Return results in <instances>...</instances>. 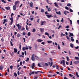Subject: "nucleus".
Here are the masks:
<instances>
[{
  "label": "nucleus",
  "instance_id": "nucleus-49",
  "mask_svg": "<svg viewBox=\"0 0 79 79\" xmlns=\"http://www.w3.org/2000/svg\"><path fill=\"white\" fill-rule=\"evenodd\" d=\"M79 48V46H77V47H75V49H78Z\"/></svg>",
  "mask_w": 79,
  "mask_h": 79
},
{
  "label": "nucleus",
  "instance_id": "nucleus-12",
  "mask_svg": "<svg viewBox=\"0 0 79 79\" xmlns=\"http://www.w3.org/2000/svg\"><path fill=\"white\" fill-rule=\"evenodd\" d=\"M74 64H79V61L77 60V61H75L74 62Z\"/></svg>",
  "mask_w": 79,
  "mask_h": 79
},
{
  "label": "nucleus",
  "instance_id": "nucleus-39",
  "mask_svg": "<svg viewBox=\"0 0 79 79\" xmlns=\"http://www.w3.org/2000/svg\"><path fill=\"white\" fill-rule=\"evenodd\" d=\"M32 32H35V28L33 29Z\"/></svg>",
  "mask_w": 79,
  "mask_h": 79
},
{
  "label": "nucleus",
  "instance_id": "nucleus-14",
  "mask_svg": "<svg viewBox=\"0 0 79 79\" xmlns=\"http://www.w3.org/2000/svg\"><path fill=\"white\" fill-rule=\"evenodd\" d=\"M14 53H16L17 52H18V49L16 48H14Z\"/></svg>",
  "mask_w": 79,
  "mask_h": 79
},
{
  "label": "nucleus",
  "instance_id": "nucleus-36",
  "mask_svg": "<svg viewBox=\"0 0 79 79\" xmlns=\"http://www.w3.org/2000/svg\"><path fill=\"white\" fill-rule=\"evenodd\" d=\"M35 58L36 59H37V60H39V57H38V56H35Z\"/></svg>",
  "mask_w": 79,
  "mask_h": 79
},
{
  "label": "nucleus",
  "instance_id": "nucleus-19",
  "mask_svg": "<svg viewBox=\"0 0 79 79\" xmlns=\"http://www.w3.org/2000/svg\"><path fill=\"white\" fill-rule=\"evenodd\" d=\"M47 42L48 44H50L51 43H52V41H50V40H48V41H47Z\"/></svg>",
  "mask_w": 79,
  "mask_h": 79
},
{
  "label": "nucleus",
  "instance_id": "nucleus-29",
  "mask_svg": "<svg viewBox=\"0 0 79 79\" xmlns=\"http://www.w3.org/2000/svg\"><path fill=\"white\" fill-rule=\"evenodd\" d=\"M41 11L42 13H44V10L43 9H42L41 10Z\"/></svg>",
  "mask_w": 79,
  "mask_h": 79
},
{
  "label": "nucleus",
  "instance_id": "nucleus-40",
  "mask_svg": "<svg viewBox=\"0 0 79 79\" xmlns=\"http://www.w3.org/2000/svg\"><path fill=\"white\" fill-rule=\"evenodd\" d=\"M48 11H51V9L50 8H48L47 9Z\"/></svg>",
  "mask_w": 79,
  "mask_h": 79
},
{
  "label": "nucleus",
  "instance_id": "nucleus-53",
  "mask_svg": "<svg viewBox=\"0 0 79 79\" xmlns=\"http://www.w3.org/2000/svg\"><path fill=\"white\" fill-rule=\"evenodd\" d=\"M65 8L66 9V10H69V8H68V7L67 6H65Z\"/></svg>",
  "mask_w": 79,
  "mask_h": 79
},
{
  "label": "nucleus",
  "instance_id": "nucleus-28",
  "mask_svg": "<svg viewBox=\"0 0 79 79\" xmlns=\"http://www.w3.org/2000/svg\"><path fill=\"white\" fill-rule=\"evenodd\" d=\"M75 58L76 60H79V57H75Z\"/></svg>",
  "mask_w": 79,
  "mask_h": 79
},
{
  "label": "nucleus",
  "instance_id": "nucleus-21",
  "mask_svg": "<svg viewBox=\"0 0 79 79\" xmlns=\"http://www.w3.org/2000/svg\"><path fill=\"white\" fill-rule=\"evenodd\" d=\"M2 2L3 3H6V2L4 0H1Z\"/></svg>",
  "mask_w": 79,
  "mask_h": 79
},
{
  "label": "nucleus",
  "instance_id": "nucleus-31",
  "mask_svg": "<svg viewBox=\"0 0 79 79\" xmlns=\"http://www.w3.org/2000/svg\"><path fill=\"white\" fill-rule=\"evenodd\" d=\"M61 22H62V23H63L64 22V20L63 19V18H62V19L60 20Z\"/></svg>",
  "mask_w": 79,
  "mask_h": 79
},
{
  "label": "nucleus",
  "instance_id": "nucleus-9",
  "mask_svg": "<svg viewBox=\"0 0 79 79\" xmlns=\"http://www.w3.org/2000/svg\"><path fill=\"white\" fill-rule=\"evenodd\" d=\"M30 6L32 8H34V6H33V3L31 2L30 3Z\"/></svg>",
  "mask_w": 79,
  "mask_h": 79
},
{
  "label": "nucleus",
  "instance_id": "nucleus-63",
  "mask_svg": "<svg viewBox=\"0 0 79 79\" xmlns=\"http://www.w3.org/2000/svg\"><path fill=\"white\" fill-rule=\"evenodd\" d=\"M77 22L78 24H79V20H78Z\"/></svg>",
  "mask_w": 79,
  "mask_h": 79
},
{
  "label": "nucleus",
  "instance_id": "nucleus-4",
  "mask_svg": "<svg viewBox=\"0 0 79 79\" xmlns=\"http://www.w3.org/2000/svg\"><path fill=\"white\" fill-rule=\"evenodd\" d=\"M40 23H41L40 25L41 26L44 25V23H46V21H40Z\"/></svg>",
  "mask_w": 79,
  "mask_h": 79
},
{
  "label": "nucleus",
  "instance_id": "nucleus-60",
  "mask_svg": "<svg viewBox=\"0 0 79 79\" xmlns=\"http://www.w3.org/2000/svg\"><path fill=\"white\" fill-rule=\"evenodd\" d=\"M13 15H14V14H13V13H12L11 15V17H12V16H13Z\"/></svg>",
  "mask_w": 79,
  "mask_h": 79
},
{
  "label": "nucleus",
  "instance_id": "nucleus-6",
  "mask_svg": "<svg viewBox=\"0 0 79 79\" xmlns=\"http://www.w3.org/2000/svg\"><path fill=\"white\" fill-rule=\"evenodd\" d=\"M26 47V48L23 47V48H22L23 51H24V50H25V49H26V50H28V49H29V48L27 47V46Z\"/></svg>",
  "mask_w": 79,
  "mask_h": 79
},
{
  "label": "nucleus",
  "instance_id": "nucleus-33",
  "mask_svg": "<svg viewBox=\"0 0 79 79\" xmlns=\"http://www.w3.org/2000/svg\"><path fill=\"white\" fill-rule=\"evenodd\" d=\"M29 58H27L26 60H25V61L26 62L27 61H29Z\"/></svg>",
  "mask_w": 79,
  "mask_h": 79
},
{
  "label": "nucleus",
  "instance_id": "nucleus-11",
  "mask_svg": "<svg viewBox=\"0 0 79 79\" xmlns=\"http://www.w3.org/2000/svg\"><path fill=\"white\" fill-rule=\"evenodd\" d=\"M16 6H15V5H14L13 7V8L14 10H16Z\"/></svg>",
  "mask_w": 79,
  "mask_h": 79
},
{
  "label": "nucleus",
  "instance_id": "nucleus-42",
  "mask_svg": "<svg viewBox=\"0 0 79 79\" xmlns=\"http://www.w3.org/2000/svg\"><path fill=\"white\" fill-rule=\"evenodd\" d=\"M45 64L46 66H48V64L47 63H45Z\"/></svg>",
  "mask_w": 79,
  "mask_h": 79
},
{
  "label": "nucleus",
  "instance_id": "nucleus-15",
  "mask_svg": "<svg viewBox=\"0 0 79 79\" xmlns=\"http://www.w3.org/2000/svg\"><path fill=\"white\" fill-rule=\"evenodd\" d=\"M5 8L6 9V10H10V7L9 6L6 7Z\"/></svg>",
  "mask_w": 79,
  "mask_h": 79
},
{
  "label": "nucleus",
  "instance_id": "nucleus-52",
  "mask_svg": "<svg viewBox=\"0 0 79 79\" xmlns=\"http://www.w3.org/2000/svg\"><path fill=\"white\" fill-rule=\"evenodd\" d=\"M23 30H25V28H24V27L23 28L21 29V31H23Z\"/></svg>",
  "mask_w": 79,
  "mask_h": 79
},
{
  "label": "nucleus",
  "instance_id": "nucleus-50",
  "mask_svg": "<svg viewBox=\"0 0 79 79\" xmlns=\"http://www.w3.org/2000/svg\"><path fill=\"white\" fill-rule=\"evenodd\" d=\"M67 60L68 61H69V57L68 56H67Z\"/></svg>",
  "mask_w": 79,
  "mask_h": 79
},
{
  "label": "nucleus",
  "instance_id": "nucleus-5",
  "mask_svg": "<svg viewBox=\"0 0 79 79\" xmlns=\"http://www.w3.org/2000/svg\"><path fill=\"white\" fill-rule=\"evenodd\" d=\"M35 56V54H33L32 56H31V60H33V61H35V57H34V56Z\"/></svg>",
  "mask_w": 79,
  "mask_h": 79
},
{
  "label": "nucleus",
  "instance_id": "nucleus-27",
  "mask_svg": "<svg viewBox=\"0 0 79 79\" xmlns=\"http://www.w3.org/2000/svg\"><path fill=\"white\" fill-rule=\"evenodd\" d=\"M39 73V71H37V72H35V74H37L38 73Z\"/></svg>",
  "mask_w": 79,
  "mask_h": 79
},
{
  "label": "nucleus",
  "instance_id": "nucleus-54",
  "mask_svg": "<svg viewBox=\"0 0 79 79\" xmlns=\"http://www.w3.org/2000/svg\"><path fill=\"white\" fill-rule=\"evenodd\" d=\"M56 74H59V75H60V72H56Z\"/></svg>",
  "mask_w": 79,
  "mask_h": 79
},
{
  "label": "nucleus",
  "instance_id": "nucleus-18",
  "mask_svg": "<svg viewBox=\"0 0 79 79\" xmlns=\"http://www.w3.org/2000/svg\"><path fill=\"white\" fill-rule=\"evenodd\" d=\"M19 2V1H16L15 2V6H16L17 5V4H18V3Z\"/></svg>",
  "mask_w": 79,
  "mask_h": 79
},
{
  "label": "nucleus",
  "instance_id": "nucleus-58",
  "mask_svg": "<svg viewBox=\"0 0 79 79\" xmlns=\"http://www.w3.org/2000/svg\"><path fill=\"white\" fill-rule=\"evenodd\" d=\"M45 35H48V33L47 32H46L45 33Z\"/></svg>",
  "mask_w": 79,
  "mask_h": 79
},
{
  "label": "nucleus",
  "instance_id": "nucleus-7",
  "mask_svg": "<svg viewBox=\"0 0 79 79\" xmlns=\"http://www.w3.org/2000/svg\"><path fill=\"white\" fill-rule=\"evenodd\" d=\"M46 16H47V18H51V17H53V16L52 15H46Z\"/></svg>",
  "mask_w": 79,
  "mask_h": 79
},
{
  "label": "nucleus",
  "instance_id": "nucleus-16",
  "mask_svg": "<svg viewBox=\"0 0 79 79\" xmlns=\"http://www.w3.org/2000/svg\"><path fill=\"white\" fill-rule=\"evenodd\" d=\"M40 31H41V33L44 32V30L42 28H40Z\"/></svg>",
  "mask_w": 79,
  "mask_h": 79
},
{
  "label": "nucleus",
  "instance_id": "nucleus-51",
  "mask_svg": "<svg viewBox=\"0 0 79 79\" xmlns=\"http://www.w3.org/2000/svg\"><path fill=\"white\" fill-rule=\"evenodd\" d=\"M76 43L77 44H79V41H78V40H76Z\"/></svg>",
  "mask_w": 79,
  "mask_h": 79
},
{
  "label": "nucleus",
  "instance_id": "nucleus-17",
  "mask_svg": "<svg viewBox=\"0 0 79 79\" xmlns=\"http://www.w3.org/2000/svg\"><path fill=\"white\" fill-rule=\"evenodd\" d=\"M70 46L71 48H73L74 47V45L72 43L70 44Z\"/></svg>",
  "mask_w": 79,
  "mask_h": 79
},
{
  "label": "nucleus",
  "instance_id": "nucleus-46",
  "mask_svg": "<svg viewBox=\"0 0 79 79\" xmlns=\"http://www.w3.org/2000/svg\"><path fill=\"white\" fill-rule=\"evenodd\" d=\"M10 69H13V66L11 65L10 66Z\"/></svg>",
  "mask_w": 79,
  "mask_h": 79
},
{
  "label": "nucleus",
  "instance_id": "nucleus-62",
  "mask_svg": "<svg viewBox=\"0 0 79 79\" xmlns=\"http://www.w3.org/2000/svg\"><path fill=\"white\" fill-rule=\"evenodd\" d=\"M40 20V19H38L37 22L39 23Z\"/></svg>",
  "mask_w": 79,
  "mask_h": 79
},
{
  "label": "nucleus",
  "instance_id": "nucleus-48",
  "mask_svg": "<svg viewBox=\"0 0 79 79\" xmlns=\"http://www.w3.org/2000/svg\"><path fill=\"white\" fill-rule=\"evenodd\" d=\"M69 76L70 77H73V75H72L71 74H69Z\"/></svg>",
  "mask_w": 79,
  "mask_h": 79
},
{
  "label": "nucleus",
  "instance_id": "nucleus-56",
  "mask_svg": "<svg viewBox=\"0 0 79 79\" xmlns=\"http://www.w3.org/2000/svg\"><path fill=\"white\" fill-rule=\"evenodd\" d=\"M32 66H33L34 67H35V63H33L32 64Z\"/></svg>",
  "mask_w": 79,
  "mask_h": 79
},
{
  "label": "nucleus",
  "instance_id": "nucleus-61",
  "mask_svg": "<svg viewBox=\"0 0 79 79\" xmlns=\"http://www.w3.org/2000/svg\"><path fill=\"white\" fill-rule=\"evenodd\" d=\"M23 35H26V33H25V32H23Z\"/></svg>",
  "mask_w": 79,
  "mask_h": 79
},
{
  "label": "nucleus",
  "instance_id": "nucleus-43",
  "mask_svg": "<svg viewBox=\"0 0 79 79\" xmlns=\"http://www.w3.org/2000/svg\"><path fill=\"white\" fill-rule=\"evenodd\" d=\"M38 66H39V67H40V68L42 67V65H40V64L39 63L38 64Z\"/></svg>",
  "mask_w": 79,
  "mask_h": 79
},
{
  "label": "nucleus",
  "instance_id": "nucleus-55",
  "mask_svg": "<svg viewBox=\"0 0 79 79\" xmlns=\"http://www.w3.org/2000/svg\"><path fill=\"white\" fill-rule=\"evenodd\" d=\"M69 26H66L65 27V28H69Z\"/></svg>",
  "mask_w": 79,
  "mask_h": 79
},
{
  "label": "nucleus",
  "instance_id": "nucleus-30",
  "mask_svg": "<svg viewBox=\"0 0 79 79\" xmlns=\"http://www.w3.org/2000/svg\"><path fill=\"white\" fill-rule=\"evenodd\" d=\"M3 69V67H2V66H1L0 67V70H2Z\"/></svg>",
  "mask_w": 79,
  "mask_h": 79
},
{
  "label": "nucleus",
  "instance_id": "nucleus-24",
  "mask_svg": "<svg viewBox=\"0 0 79 79\" xmlns=\"http://www.w3.org/2000/svg\"><path fill=\"white\" fill-rule=\"evenodd\" d=\"M17 37H21V35H20V34L18 33L17 35Z\"/></svg>",
  "mask_w": 79,
  "mask_h": 79
},
{
  "label": "nucleus",
  "instance_id": "nucleus-35",
  "mask_svg": "<svg viewBox=\"0 0 79 79\" xmlns=\"http://www.w3.org/2000/svg\"><path fill=\"white\" fill-rule=\"evenodd\" d=\"M19 49L20 50H21V45L20 43H19Z\"/></svg>",
  "mask_w": 79,
  "mask_h": 79
},
{
  "label": "nucleus",
  "instance_id": "nucleus-2",
  "mask_svg": "<svg viewBox=\"0 0 79 79\" xmlns=\"http://www.w3.org/2000/svg\"><path fill=\"white\" fill-rule=\"evenodd\" d=\"M10 20H11V22L10 23V25H12V24H13V17L10 18Z\"/></svg>",
  "mask_w": 79,
  "mask_h": 79
},
{
  "label": "nucleus",
  "instance_id": "nucleus-34",
  "mask_svg": "<svg viewBox=\"0 0 79 79\" xmlns=\"http://www.w3.org/2000/svg\"><path fill=\"white\" fill-rule=\"evenodd\" d=\"M58 49H59V50H60V44H58Z\"/></svg>",
  "mask_w": 79,
  "mask_h": 79
},
{
  "label": "nucleus",
  "instance_id": "nucleus-22",
  "mask_svg": "<svg viewBox=\"0 0 79 79\" xmlns=\"http://www.w3.org/2000/svg\"><path fill=\"white\" fill-rule=\"evenodd\" d=\"M54 4L55 5V6H58V4H57V3L55 2L54 3Z\"/></svg>",
  "mask_w": 79,
  "mask_h": 79
},
{
  "label": "nucleus",
  "instance_id": "nucleus-57",
  "mask_svg": "<svg viewBox=\"0 0 79 79\" xmlns=\"http://www.w3.org/2000/svg\"><path fill=\"white\" fill-rule=\"evenodd\" d=\"M27 25H26V30H28V28H27Z\"/></svg>",
  "mask_w": 79,
  "mask_h": 79
},
{
  "label": "nucleus",
  "instance_id": "nucleus-59",
  "mask_svg": "<svg viewBox=\"0 0 79 79\" xmlns=\"http://www.w3.org/2000/svg\"><path fill=\"white\" fill-rule=\"evenodd\" d=\"M34 73H35V72L34 71H33L31 72V74H34Z\"/></svg>",
  "mask_w": 79,
  "mask_h": 79
},
{
  "label": "nucleus",
  "instance_id": "nucleus-47",
  "mask_svg": "<svg viewBox=\"0 0 79 79\" xmlns=\"http://www.w3.org/2000/svg\"><path fill=\"white\" fill-rule=\"evenodd\" d=\"M1 41L2 42H3L4 41V39H3V38H1Z\"/></svg>",
  "mask_w": 79,
  "mask_h": 79
},
{
  "label": "nucleus",
  "instance_id": "nucleus-45",
  "mask_svg": "<svg viewBox=\"0 0 79 79\" xmlns=\"http://www.w3.org/2000/svg\"><path fill=\"white\" fill-rule=\"evenodd\" d=\"M69 11L70 12H73V10H72V9H69Z\"/></svg>",
  "mask_w": 79,
  "mask_h": 79
},
{
  "label": "nucleus",
  "instance_id": "nucleus-1",
  "mask_svg": "<svg viewBox=\"0 0 79 79\" xmlns=\"http://www.w3.org/2000/svg\"><path fill=\"white\" fill-rule=\"evenodd\" d=\"M62 61H61L60 64H62L63 63V66L64 67H65V61L64 60H62Z\"/></svg>",
  "mask_w": 79,
  "mask_h": 79
},
{
  "label": "nucleus",
  "instance_id": "nucleus-41",
  "mask_svg": "<svg viewBox=\"0 0 79 79\" xmlns=\"http://www.w3.org/2000/svg\"><path fill=\"white\" fill-rule=\"evenodd\" d=\"M45 14L46 15H49V14L47 12V11L45 12Z\"/></svg>",
  "mask_w": 79,
  "mask_h": 79
},
{
  "label": "nucleus",
  "instance_id": "nucleus-20",
  "mask_svg": "<svg viewBox=\"0 0 79 79\" xmlns=\"http://www.w3.org/2000/svg\"><path fill=\"white\" fill-rule=\"evenodd\" d=\"M69 34L71 36H72V37H73L74 36V35H73V33L69 32Z\"/></svg>",
  "mask_w": 79,
  "mask_h": 79
},
{
  "label": "nucleus",
  "instance_id": "nucleus-64",
  "mask_svg": "<svg viewBox=\"0 0 79 79\" xmlns=\"http://www.w3.org/2000/svg\"><path fill=\"white\" fill-rule=\"evenodd\" d=\"M34 79H37V77H35Z\"/></svg>",
  "mask_w": 79,
  "mask_h": 79
},
{
  "label": "nucleus",
  "instance_id": "nucleus-23",
  "mask_svg": "<svg viewBox=\"0 0 79 79\" xmlns=\"http://www.w3.org/2000/svg\"><path fill=\"white\" fill-rule=\"evenodd\" d=\"M71 41H72V42H74V40L73 39V37H71Z\"/></svg>",
  "mask_w": 79,
  "mask_h": 79
},
{
  "label": "nucleus",
  "instance_id": "nucleus-25",
  "mask_svg": "<svg viewBox=\"0 0 79 79\" xmlns=\"http://www.w3.org/2000/svg\"><path fill=\"white\" fill-rule=\"evenodd\" d=\"M14 75L15 77H16V76H17V74L16 73H14Z\"/></svg>",
  "mask_w": 79,
  "mask_h": 79
},
{
  "label": "nucleus",
  "instance_id": "nucleus-3",
  "mask_svg": "<svg viewBox=\"0 0 79 79\" xmlns=\"http://www.w3.org/2000/svg\"><path fill=\"white\" fill-rule=\"evenodd\" d=\"M16 26H17L18 29H19V30H21V27H22L21 26L19 25V24H16Z\"/></svg>",
  "mask_w": 79,
  "mask_h": 79
},
{
  "label": "nucleus",
  "instance_id": "nucleus-26",
  "mask_svg": "<svg viewBox=\"0 0 79 79\" xmlns=\"http://www.w3.org/2000/svg\"><path fill=\"white\" fill-rule=\"evenodd\" d=\"M28 36H30L31 35V33L30 32H28L27 34Z\"/></svg>",
  "mask_w": 79,
  "mask_h": 79
},
{
  "label": "nucleus",
  "instance_id": "nucleus-37",
  "mask_svg": "<svg viewBox=\"0 0 79 79\" xmlns=\"http://www.w3.org/2000/svg\"><path fill=\"white\" fill-rule=\"evenodd\" d=\"M66 10H65L64 12V14L65 15H67V14L66 13Z\"/></svg>",
  "mask_w": 79,
  "mask_h": 79
},
{
  "label": "nucleus",
  "instance_id": "nucleus-44",
  "mask_svg": "<svg viewBox=\"0 0 79 79\" xmlns=\"http://www.w3.org/2000/svg\"><path fill=\"white\" fill-rule=\"evenodd\" d=\"M10 45H11V46L12 47H13V43H12V42H11V41H10Z\"/></svg>",
  "mask_w": 79,
  "mask_h": 79
},
{
  "label": "nucleus",
  "instance_id": "nucleus-38",
  "mask_svg": "<svg viewBox=\"0 0 79 79\" xmlns=\"http://www.w3.org/2000/svg\"><path fill=\"white\" fill-rule=\"evenodd\" d=\"M71 4L70 3H68L67 5V6H71Z\"/></svg>",
  "mask_w": 79,
  "mask_h": 79
},
{
  "label": "nucleus",
  "instance_id": "nucleus-10",
  "mask_svg": "<svg viewBox=\"0 0 79 79\" xmlns=\"http://www.w3.org/2000/svg\"><path fill=\"white\" fill-rule=\"evenodd\" d=\"M36 41H37L38 42H41L43 41V40L40 39H39L37 40H36Z\"/></svg>",
  "mask_w": 79,
  "mask_h": 79
},
{
  "label": "nucleus",
  "instance_id": "nucleus-13",
  "mask_svg": "<svg viewBox=\"0 0 79 79\" xmlns=\"http://www.w3.org/2000/svg\"><path fill=\"white\" fill-rule=\"evenodd\" d=\"M56 13L57 15H61L60 11H59L58 12H56Z\"/></svg>",
  "mask_w": 79,
  "mask_h": 79
},
{
  "label": "nucleus",
  "instance_id": "nucleus-8",
  "mask_svg": "<svg viewBox=\"0 0 79 79\" xmlns=\"http://www.w3.org/2000/svg\"><path fill=\"white\" fill-rule=\"evenodd\" d=\"M7 22H8V20H7V19H4L3 22V24H4L5 23H7Z\"/></svg>",
  "mask_w": 79,
  "mask_h": 79
},
{
  "label": "nucleus",
  "instance_id": "nucleus-32",
  "mask_svg": "<svg viewBox=\"0 0 79 79\" xmlns=\"http://www.w3.org/2000/svg\"><path fill=\"white\" fill-rule=\"evenodd\" d=\"M46 2H47L48 3V4H50V5H52V3H49V2H48V0H47Z\"/></svg>",
  "mask_w": 79,
  "mask_h": 79
}]
</instances>
